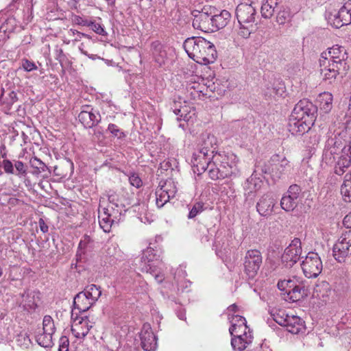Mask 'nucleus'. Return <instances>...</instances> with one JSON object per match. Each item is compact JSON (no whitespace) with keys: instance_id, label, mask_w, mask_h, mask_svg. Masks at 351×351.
Returning a JSON list of instances; mask_svg holds the SVG:
<instances>
[{"instance_id":"obj_1","label":"nucleus","mask_w":351,"mask_h":351,"mask_svg":"<svg viewBox=\"0 0 351 351\" xmlns=\"http://www.w3.org/2000/svg\"><path fill=\"white\" fill-rule=\"evenodd\" d=\"M346 49L338 45L329 48L328 52H323L319 60L320 74L325 81L331 84L337 77H343L349 69L347 63Z\"/></svg>"},{"instance_id":"obj_2","label":"nucleus","mask_w":351,"mask_h":351,"mask_svg":"<svg viewBox=\"0 0 351 351\" xmlns=\"http://www.w3.org/2000/svg\"><path fill=\"white\" fill-rule=\"evenodd\" d=\"M340 154L334 167V173L342 176L351 166V140L348 144L341 133L328 137L323 151L326 162H332L335 156Z\"/></svg>"},{"instance_id":"obj_3","label":"nucleus","mask_w":351,"mask_h":351,"mask_svg":"<svg viewBox=\"0 0 351 351\" xmlns=\"http://www.w3.org/2000/svg\"><path fill=\"white\" fill-rule=\"evenodd\" d=\"M183 47L190 58L201 64L213 63L217 58L213 43L201 36L186 38Z\"/></svg>"},{"instance_id":"obj_4","label":"nucleus","mask_w":351,"mask_h":351,"mask_svg":"<svg viewBox=\"0 0 351 351\" xmlns=\"http://www.w3.org/2000/svg\"><path fill=\"white\" fill-rule=\"evenodd\" d=\"M293 166L286 157L274 154L267 160H261L255 165V173L269 175L274 181L291 177Z\"/></svg>"},{"instance_id":"obj_5","label":"nucleus","mask_w":351,"mask_h":351,"mask_svg":"<svg viewBox=\"0 0 351 351\" xmlns=\"http://www.w3.org/2000/svg\"><path fill=\"white\" fill-rule=\"evenodd\" d=\"M162 254V248L158 245L150 243L142 252L140 265L141 271L154 274L157 271L158 264L161 261Z\"/></svg>"},{"instance_id":"obj_6","label":"nucleus","mask_w":351,"mask_h":351,"mask_svg":"<svg viewBox=\"0 0 351 351\" xmlns=\"http://www.w3.org/2000/svg\"><path fill=\"white\" fill-rule=\"evenodd\" d=\"M263 263L262 253L256 249L247 250L243 258L244 272L249 278L253 279L258 274Z\"/></svg>"},{"instance_id":"obj_7","label":"nucleus","mask_w":351,"mask_h":351,"mask_svg":"<svg viewBox=\"0 0 351 351\" xmlns=\"http://www.w3.org/2000/svg\"><path fill=\"white\" fill-rule=\"evenodd\" d=\"M277 287L280 291H285L290 295V298L293 301L300 300L307 295L305 286L295 277L293 279L280 280Z\"/></svg>"},{"instance_id":"obj_8","label":"nucleus","mask_w":351,"mask_h":351,"mask_svg":"<svg viewBox=\"0 0 351 351\" xmlns=\"http://www.w3.org/2000/svg\"><path fill=\"white\" fill-rule=\"evenodd\" d=\"M21 298L19 306L27 314H34L38 312L40 302V292L38 290L25 289L19 294Z\"/></svg>"},{"instance_id":"obj_9","label":"nucleus","mask_w":351,"mask_h":351,"mask_svg":"<svg viewBox=\"0 0 351 351\" xmlns=\"http://www.w3.org/2000/svg\"><path fill=\"white\" fill-rule=\"evenodd\" d=\"M108 205L106 206L102 205L101 210L119 222L121 215L127 210L126 206L130 204L122 202L115 193H109L108 195ZM101 202L102 203L104 202L103 201Z\"/></svg>"},{"instance_id":"obj_10","label":"nucleus","mask_w":351,"mask_h":351,"mask_svg":"<svg viewBox=\"0 0 351 351\" xmlns=\"http://www.w3.org/2000/svg\"><path fill=\"white\" fill-rule=\"evenodd\" d=\"M301 267L304 276L308 278H316L322 271V262L317 253L309 252L302 261Z\"/></svg>"},{"instance_id":"obj_11","label":"nucleus","mask_w":351,"mask_h":351,"mask_svg":"<svg viewBox=\"0 0 351 351\" xmlns=\"http://www.w3.org/2000/svg\"><path fill=\"white\" fill-rule=\"evenodd\" d=\"M302 243L299 238H294L287 246L281 256L282 263L287 267H293L300 258Z\"/></svg>"},{"instance_id":"obj_12","label":"nucleus","mask_w":351,"mask_h":351,"mask_svg":"<svg viewBox=\"0 0 351 351\" xmlns=\"http://www.w3.org/2000/svg\"><path fill=\"white\" fill-rule=\"evenodd\" d=\"M317 112V108L315 105L308 99H303L295 104L291 114L306 121L311 120V123H314Z\"/></svg>"},{"instance_id":"obj_13","label":"nucleus","mask_w":351,"mask_h":351,"mask_svg":"<svg viewBox=\"0 0 351 351\" xmlns=\"http://www.w3.org/2000/svg\"><path fill=\"white\" fill-rule=\"evenodd\" d=\"M333 256L339 263H343L351 255V232L340 237L332 248Z\"/></svg>"},{"instance_id":"obj_14","label":"nucleus","mask_w":351,"mask_h":351,"mask_svg":"<svg viewBox=\"0 0 351 351\" xmlns=\"http://www.w3.org/2000/svg\"><path fill=\"white\" fill-rule=\"evenodd\" d=\"M176 193L177 188L172 180H166L163 184L159 185L155 193L157 207H163L171 198L175 197Z\"/></svg>"},{"instance_id":"obj_15","label":"nucleus","mask_w":351,"mask_h":351,"mask_svg":"<svg viewBox=\"0 0 351 351\" xmlns=\"http://www.w3.org/2000/svg\"><path fill=\"white\" fill-rule=\"evenodd\" d=\"M212 160H214L217 165L229 169V172L236 176L239 173V169L237 164L238 162L237 156L231 152L224 151L216 152L212 156Z\"/></svg>"},{"instance_id":"obj_16","label":"nucleus","mask_w":351,"mask_h":351,"mask_svg":"<svg viewBox=\"0 0 351 351\" xmlns=\"http://www.w3.org/2000/svg\"><path fill=\"white\" fill-rule=\"evenodd\" d=\"M351 3H345L337 12L330 14L328 19L335 28H340L351 23Z\"/></svg>"},{"instance_id":"obj_17","label":"nucleus","mask_w":351,"mask_h":351,"mask_svg":"<svg viewBox=\"0 0 351 351\" xmlns=\"http://www.w3.org/2000/svg\"><path fill=\"white\" fill-rule=\"evenodd\" d=\"M212 162V155L197 149L193 153L191 164L193 172L197 175L204 173Z\"/></svg>"},{"instance_id":"obj_18","label":"nucleus","mask_w":351,"mask_h":351,"mask_svg":"<svg viewBox=\"0 0 351 351\" xmlns=\"http://www.w3.org/2000/svg\"><path fill=\"white\" fill-rule=\"evenodd\" d=\"M78 119L85 128H93L101 121V115L99 112L94 111L91 106L84 105L82 107Z\"/></svg>"},{"instance_id":"obj_19","label":"nucleus","mask_w":351,"mask_h":351,"mask_svg":"<svg viewBox=\"0 0 351 351\" xmlns=\"http://www.w3.org/2000/svg\"><path fill=\"white\" fill-rule=\"evenodd\" d=\"M141 345L145 351H155L158 346L157 337L149 324L145 323L139 332Z\"/></svg>"},{"instance_id":"obj_20","label":"nucleus","mask_w":351,"mask_h":351,"mask_svg":"<svg viewBox=\"0 0 351 351\" xmlns=\"http://www.w3.org/2000/svg\"><path fill=\"white\" fill-rule=\"evenodd\" d=\"M75 310L71 311V332L77 339H83L88 333L91 326L88 325L87 316L82 317H74Z\"/></svg>"},{"instance_id":"obj_21","label":"nucleus","mask_w":351,"mask_h":351,"mask_svg":"<svg viewBox=\"0 0 351 351\" xmlns=\"http://www.w3.org/2000/svg\"><path fill=\"white\" fill-rule=\"evenodd\" d=\"M212 12L208 13L204 8L202 11L194 10L192 12L193 16V27L195 29H200L203 32H211L212 21H211Z\"/></svg>"},{"instance_id":"obj_22","label":"nucleus","mask_w":351,"mask_h":351,"mask_svg":"<svg viewBox=\"0 0 351 351\" xmlns=\"http://www.w3.org/2000/svg\"><path fill=\"white\" fill-rule=\"evenodd\" d=\"M313 125L311 120L306 121L302 118L294 117L290 115L287 128L289 132L293 136H301L304 134L311 129V126Z\"/></svg>"},{"instance_id":"obj_23","label":"nucleus","mask_w":351,"mask_h":351,"mask_svg":"<svg viewBox=\"0 0 351 351\" xmlns=\"http://www.w3.org/2000/svg\"><path fill=\"white\" fill-rule=\"evenodd\" d=\"M256 10L251 4L240 3L236 9V16L239 25L253 24Z\"/></svg>"},{"instance_id":"obj_24","label":"nucleus","mask_w":351,"mask_h":351,"mask_svg":"<svg viewBox=\"0 0 351 351\" xmlns=\"http://www.w3.org/2000/svg\"><path fill=\"white\" fill-rule=\"evenodd\" d=\"M276 204V200L271 194L267 193L263 195L256 204V210L258 213L264 217L270 215Z\"/></svg>"},{"instance_id":"obj_25","label":"nucleus","mask_w":351,"mask_h":351,"mask_svg":"<svg viewBox=\"0 0 351 351\" xmlns=\"http://www.w3.org/2000/svg\"><path fill=\"white\" fill-rule=\"evenodd\" d=\"M231 19L230 13L226 10H223L219 12H214L211 14L212 28L211 32H215L220 29L225 27Z\"/></svg>"},{"instance_id":"obj_26","label":"nucleus","mask_w":351,"mask_h":351,"mask_svg":"<svg viewBox=\"0 0 351 351\" xmlns=\"http://www.w3.org/2000/svg\"><path fill=\"white\" fill-rule=\"evenodd\" d=\"M206 170H208L209 178L213 180H222L233 176L229 172L228 168L226 169L220 166V164L217 165L214 160H212Z\"/></svg>"},{"instance_id":"obj_27","label":"nucleus","mask_w":351,"mask_h":351,"mask_svg":"<svg viewBox=\"0 0 351 351\" xmlns=\"http://www.w3.org/2000/svg\"><path fill=\"white\" fill-rule=\"evenodd\" d=\"M287 330L292 334L303 333L306 330L304 321L298 316L291 315L285 326Z\"/></svg>"},{"instance_id":"obj_28","label":"nucleus","mask_w":351,"mask_h":351,"mask_svg":"<svg viewBox=\"0 0 351 351\" xmlns=\"http://www.w3.org/2000/svg\"><path fill=\"white\" fill-rule=\"evenodd\" d=\"M151 51L154 62L162 66L165 64L167 60V52L164 46L159 40H155L151 44Z\"/></svg>"},{"instance_id":"obj_29","label":"nucleus","mask_w":351,"mask_h":351,"mask_svg":"<svg viewBox=\"0 0 351 351\" xmlns=\"http://www.w3.org/2000/svg\"><path fill=\"white\" fill-rule=\"evenodd\" d=\"M216 141L213 135H202L195 149L207 152V154L213 156L216 152Z\"/></svg>"},{"instance_id":"obj_30","label":"nucleus","mask_w":351,"mask_h":351,"mask_svg":"<svg viewBox=\"0 0 351 351\" xmlns=\"http://www.w3.org/2000/svg\"><path fill=\"white\" fill-rule=\"evenodd\" d=\"M18 27V21L13 16L8 17L0 27V40L5 41Z\"/></svg>"},{"instance_id":"obj_31","label":"nucleus","mask_w":351,"mask_h":351,"mask_svg":"<svg viewBox=\"0 0 351 351\" xmlns=\"http://www.w3.org/2000/svg\"><path fill=\"white\" fill-rule=\"evenodd\" d=\"M101 207L102 202L101 199H100L98 208L99 226L105 232H110L112 229V227L114 225L118 224L119 222L114 219L113 218H111V217L108 215L104 211L101 210Z\"/></svg>"},{"instance_id":"obj_32","label":"nucleus","mask_w":351,"mask_h":351,"mask_svg":"<svg viewBox=\"0 0 351 351\" xmlns=\"http://www.w3.org/2000/svg\"><path fill=\"white\" fill-rule=\"evenodd\" d=\"M93 304L90 298L83 291L78 293L73 299V306L79 313L87 311Z\"/></svg>"},{"instance_id":"obj_33","label":"nucleus","mask_w":351,"mask_h":351,"mask_svg":"<svg viewBox=\"0 0 351 351\" xmlns=\"http://www.w3.org/2000/svg\"><path fill=\"white\" fill-rule=\"evenodd\" d=\"M258 174H262V173H255L254 170L252 176L246 180L243 185L245 195L250 196L261 187L262 180L259 178H257Z\"/></svg>"},{"instance_id":"obj_34","label":"nucleus","mask_w":351,"mask_h":351,"mask_svg":"<svg viewBox=\"0 0 351 351\" xmlns=\"http://www.w3.org/2000/svg\"><path fill=\"white\" fill-rule=\"evenodd\" d=\"M306 132L307 134L304 136V143L309 153L313 154L319 144L321 135L314 130H311V129Z\"/></svg>"},{"instance_id":"obj_35","label":"nucleus","mask_w":351,"mask_h":351,"mask_svg":"<svg viewBox=\"0 0 351 351\" xmlns=\"http://www.w3.org/2000/svg\"><path fill=\"white\" fill-rule=\"evenodd\" d=\"M228 319L231 323V326L229 328L230 335H233L234 332H239L237 329L247 330L248 328L245 318L241 315H228Z\"/></svg>"},{"instance_id":"obj_36","label":"nucleus","mask_w":351,"mask_h":351,"mask_svg":"<svg viewBox=\"0 0 351 351\" xmlns=\"http://www.w3.org/2000/svg\"><path fill=\"white\" fill-rule=\"evenodd\" d=\"M253 337H246L245 339L241 338V335H231V346L234 351H243L252 342Z\"/></svg>"},{"instance_id":"obj_37","label":"nucleus","mask_w":351,"mask_h":351,"mask_svg":"<svg viewBox=\"0 0 351 351\" xmlns=\"http://www.w3.org/2000/svg\"><path fill=\"white\" fill-rule=\"evenodd\" d=\"M331 292V287L330 284L326 281H321L316 284L314 287L313 295L316 298L326 301L329 297Z\"/></svg>"},{"instance_id":"obj_38","label":"nucleus","mask_w":351,"mask_h":351,"mask_svg":"<svg viewBox=\"0 0 351 351\" xmlns=\"http://www.w3.org/2000/svg\"><path fill=\"white\" fill-rule=\"evenodd\" d=\"M278 0H265L261 6V12L265 19H270L278 8Z\"/></svg>"},{"instance_id":"obj_39","label":"nucleus","mask_w":351,"mask_h":351,"mask_svg":"<svg viewBox=\"0 0 351 351\" xmlns=\"http://www.w3.org/2000/svg\"><path fill=\"white\" fill-rule=\"evenodd\" d=\"M18 101L17 93L14 90H10L7 94L4 90V88L1 90V94L0 95V103L5 105L6 108L10 110L11 106Z\"/></svg>"},{"instance_id":"obj_40","label":"nucleus","mask_w":351,"mask_h":351,"mask_svg":"<svg viewBox=\"0 0 351 351\" xmlns=\"http://www.w3.org/2000/svg\"><path fill=\"white\" fill-rule=\"evenodd\" d=\"M83 292L90 298V302L94 304L101 295V287L94 284L86 286Z\"/></svg>"},{"instance_id":"obj_41","label":"nucleus","mask_w":351,"mask_h":351,"mask_svg":"<svg viewBox=\"0 0 351 351\" xmlns=\"http://www.w3.org/2000/svg\"><path fill=\"white\" fill-rule=\"evenodd\" d=\"M318 101L320 103V108L325 112H328L332 108V95L331 93L324 92L319 94Z\"/></svg>"},{"instance_id":"obj_42","label":"nucleus","mask_w":351,"mask_h":351,"mask_svg":"<svg viewBox=\"0 0 351 351\" xmlns=\"http://www.w3.org/2000/svg\"><path fill=\"white\" fill-rule=\"evenodd\" d=\"M55 53V59L58 60L62 69L63 72H64V69L71 66V62L69 60L66 55L64 53L62 49L60 48L58 46H56L54 49Z\"/></svg>"},{"instance_id":"obj_43","label":"nucleus","mask_w":351,"mask_h":351,"mask_svg":"<svg viewBox=\"0 0 351 351\" xmlns=\"http://www.w3.org/2000/svg\"><path fill=\"white\" fill-rule=\"evenodd\" d=\"M271 315L277 324L284 327L287 323V320H288V318L291 316L289 315L283 309L272 310Z\"/></svg>"},{"instance_id":"obj_44","label":"nucleus","mask_w":351,"mask_h":351,"mask_svg":"<svg viewBox=\"0 0 351 351\" xmlns=\"http://www.w3.org/2000/svg\"><path fill=\"white\" fill-rule=\"evenodd\" d=\"M29 165L34 171L32 172L34 175H39L47 169V165L37 157H33L29 160Z\"/></svg>"},{"instance_id":"obj_45","label":"nucleus","mask_w":351,"mask_h":351,"mask_svg":"<svg viewBox=\"0 0 351 351\" xmlns=\"http://www.w3.org/2000/svg\"><path fill=\"white\" fill-rule=\"evenodd\" d=\"M281 208L287 212L293 210L298 206V201L287 195H284L280 201Z\"/></svg>"},{"instance_id":"obj_46","label":"nucleus","mask_w":351,"mask_h":351,"mask_svg":"<svg viewBox=\"0 0 351 351\" xmlns=\"http://www.w3.org/2000/svg\"><path fill=\"white\" fill-rule=\"evenodd\" d=\"M53 334H48V332H43L42 334L36 336L37 343L43 348H50L53 345L52 341Z\"/></svg>"},{"instance_id":"obj_47","label":"nucleus","mask_w":351,"mask_h":351,"mask_svg":"<svg viewBox=\"0 0 351 351\" xmlns=\"http://www.w3.org/2000/svg\"><path fill=\"white\" fill-rule=\"evenodd\" d=\"M341 193L346 202H351V180L346 176L341 186Z\"/></svg>"},{"instance_id":"obj_48","label":"nucleus","mask_w":351,"mask_h":351,"mask_svg":"<svg viewBox=\"0 0 351 351\" xmlns=\"http://www.w3.org/2000/svg\"><path fill=\"white\" fill-rule=\"evenodd\" d=\"M107 132H110L112 136L119 140H123L126 137L125 133L114 123L108 124Z\"/></svg>"},{"instance_id":"obj_49","label":"nucleus","mask_w":351,"mask_h":351,"mask_svg":"<svg viewBox=\"0 0 351 351\" xmlns=\"http://www.w3.org/2000/svg\"><path fill=\"white\" fill-rule=\"evenodd\" d=\"M55 329L56 328L52 317L50 315H45L43 320V332H48V334H53Z\"/></svg>"},{"instance_id":"obj_50","label":"nucleus","mask_w":351,"mask_h":351,"mask_svg":"<svg viewBox=\"0 0 351 351\" xmlns=\"http://www.w3.org/2000/svg\"><path fill=\"white\" fill-rule=\"evenodd\" d=\"M16 342L19 346L23 348H28L32 342L29 335L25 333H20L16 337Z\"/></svg>"},{"instance_id":"obj_51","label":"nucleus","mask_w":351,"mask_h":351,"mask_svg":"<svg viewBox=\"0 0 351 351\" xmlns=\"http://www.w3.org/2000/svg\"><path fill=\"white\" fill-rule=\"evenodd\" d=\"M204 210V204L202 202L195 203L190 209L188 218L193 219Z\"/></svg>"},{"instance_id":"obj_52","label":"nucleus","mask_w":351,"mask_h":351,"mask_svg":"<svg viewBox=\"0 0 351 351\" xmlns=\"http://www.w3.org/2000/svg\"><path fill=\"white\" fill-rule=\"evenodd\" d=\"M238 34L243 38H247L251 34L253 29V24L239 25Z\"/></svg>"},{"instance_id":"obj_53","label":"nucleus","mask_w":351,"mask_h":351,"mask_svg":"<svg viewBox=\"0 0 351 351\" xmlns=\"http://www.w3.org/2000/svg\"><path fill=\"white\" fill-rule=\"evenodd\" d=\"M302 191L300 186L298 184H291L285 195L292 197L298 201L299 195Z\"/></svg>"},{"instance_id":"obj_54","label":"nucleus","mask_w":351,"mask_h":351,"mask_svg":"<svg viewBox=\"0 0 351 351\" xmlns=\"http://www.w3.org/2000/svg\"><path fill=\"white\" fill-rule=\"evenodd\" d=\"M14 166L16 169V173H15L19 178L25 176L27 173V167L21 160H14Z\"/></svg>"},{"instance_id":"obj_55","label":"nucleus","mask_w":351,"mask_h":351,"mask_svg":"<svg viewBox=\"0 0 351 351\" xmlns=\"http://www.w3.org/2000/svg\"><path fill=\"white\" fill-rule=\"evenodd\" d=\"M290 20V14L289 11L283 10L278 11L276 16V22L279 25H284Z\"/></svg>"},{"instance_id":"obj_56","label":"nucleus","mask_w":351,"mask_h":351,"mask_svg":"<svg viewBox=\"0 0 351 351\" xmlns=\"http://www.w3.org/2000/svg\"><path fill=\"white\" fill-rule=\"evenodd\" d=\"M129 182L130 184L137 189L143 185V182L138 173L132 172L129 176Z\"/></svg>"},{"instance_id":"obj_57","label":"nucleus","mask_w":351,"mask_h":351,"mask_svg":"<svg viewBox=\"0 0 351 351\" xmlns=\"http://www.w3.org/2000/svg\"><path fill=\"white\" fill-rule=\"evenodd\" d=\"M21 67L27 72H31L37 70L38 67L36 64L26 58H24L21 61Z\"/></svg>"},{"instance_id":"obj_58","label":"nucleus","mask_w":351,"mask_h":351,"mask_svg":"<svg viewBox=\"0 0 351 351\" xmlns=\"http://www.w3.org/2000/svg\"><path fill=\"white\" fill-rule=\"evenodd\" d=\"M134 211L138 212L139 213L138 218L141 219L142 222L143 221L144 218L147 219L145 216H142L143 213L147 210V205L143 202L141 204H138V205H134Z\"/></svg>"},{"instance_id":"obj_59","label":"nucleus","mask_w":351,"mask_h":351,"mask_svg":"<svg viewBox=\"0 0 351 351\" xmlns=\"http://www.w3.org/2000/svg\"><path fill=\"white\" fill-rule=\"evenodd\" d=\"M199 237L202 243L208 242L210 240L208 229L205 226H200L199 228Z\"/></svg>"},{"instance_id":"obj_60","label":"nucleus","mask_w":351,"mask_h":351,"mask_svg":"<svg viewBox=\"0 0 351 351\" xmlns=\"http://www.w3.org/2000/svg\"><path fill=\"white\" fill-rule=\"evenodd\" d=\"M91 241L92 240L90 236L86 234L84 235V237L79 243L77 249L82 251H84L86 252V250Z\"/></svg>"},{"instance_id":"obj_61","label":"nucleus","mask_w":351,"mask_h":351,"mask_svg":"<svg viewBox=\"0 0 351 351\" xmlns=\"http://www.w3.org/2000/svg\"><path fill=\"white\" fill-rule=\"evenodd\" d=\"M89 27L91 28V29L95 32L96 34L104 36L106 34V31L104 30V28L100 25L99 23H97L95 21H91L90 22Z\"/></svg>"},{"instance_id":"obj_62","label":"nucleus","mask_w":351,"mask_h":351,"mask_svg":"<svg viewBox=\"0 0 351 351\" xmlns=\"http://www.w3.org/2000/svg\"><path fill=\"white\" fill-rule=\"evenodd\" d=\"M2 166L6 173L14 174V165L8 159H5L2 161Z\"/></svg>"},{"instance_id":"obj_63","label":"nucleus","mask_w":351,"mask_h":351,"mask_svg":"<svg viewBox=\"0 0 351 351\" xmlns=\"http://www.w3.org/2000/svg\"><path fill=\"white\" fill-rule=\"evenodd\" d=\"M69 341L66 336H62L59 339V351H69Z\"/></svg>"},{"instance_id":"obj_64","label":"nucleus","mask_w":351,"mask_h":351,"mask_svg":"<svg viewBox=\"0 0 351 351\" xmlns=\"http://www.w3.org/2000/svg\"><path fill=\"white\" fill-rule=\"evenodd\" d=\"M272 89V93L277 96L282 97L284 93H285V87L284 84L280 82H278V84H274Z\"/></svg>"}]
</instances>
